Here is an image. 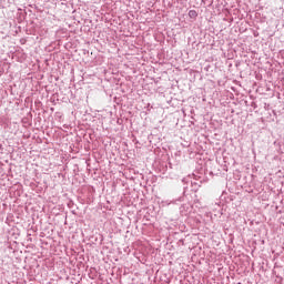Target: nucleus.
Masks as SVG:
<instances>
[{
    "instance_id": "nucleus-1",
    "label": "nucleus",
    "mask_w": 284,
    "mask_h": 284,
    "mask_svg": "<svg viewBox=\"0 0 284 284\" xmlns=\"http://www.w3.org/2000/svg\"><path fill=\"white\" fill-rule=\"evenodd\" d=\"M189 17L190 19H196V17H199V13L196 12V10H190Z\"/></svg>"
}]
</instances>
